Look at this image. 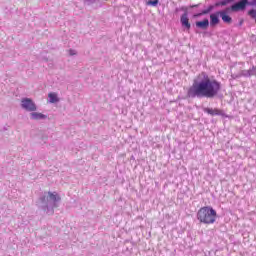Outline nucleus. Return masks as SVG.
Masks as SVG:
<instances>
[{"instance_id": "obj_1", "label": "nucleus", "mask_w": 256, "mask_h": 256, "mask_svg": "<svg viewBox=\"0 0 256 256\" xmlns=\"http://www.w3.org/2000/svg\"><path fill=\"white\" fill-rule=\"evenodd\" d=\"M221 91V82L211 79L205 72L200 73L192 86L188 89L187 96L190 99H213Z\"/></svg>"}, {"instance_id": "obj_2", "label": "nucleus", "mask_w": 256, "mask_h": 256, "mask_svg": "<svg viewBox=\"0 0 256 256\" xmlns=\"http://www.w3.org/2000/svg\"><path fill=\"white\" fill-rule=\"evenodd\" d=\"M196 217L199 223L213 225L217 221V211L211 206H203L198 210Z\"/></svg>"}, {"instance_id": "obj_3", "label": "nucleus", "mask_w": 256, "mask_h": 256, "mask_svg": "<svg viewBox=\"0 0 256 256\" xmlns=\"http://www.w3.org/2000/svg\"><path fill=\"white\" fill-rule=\"evenodd\" d=\"M229 3H233V0H222L219 2H216L214 5L208 6L207 9L202 10L200 13L194 14L193 17H201L203 15H208V13H211L215 9V7H225V5H229Z\"/></svg>"}, {"instance_id": "obj_4", "label": "nucleus", "mask_w": 256, "mask_h": 256, "mask_svg": "<svg viewBox=\"0 0 256 256\" xmlns=\"http://www.w3.org/2000/svg\"><path fill=\"white\" fill-rule=\"evenodd\" d=\"M247 5H250V7H256V0H252L250 2L247 0H240L231 6V10L234 12L245 11Z\"/></svg>"}, {"instance_id": "obj_5", "label": "nucleus", "mask_w": 256, "mask_h": 256, "mask_svg": "<svg viewBox=\"0 0 256 256\" xmlns=\"http://www.w3.org/2000/svg\"><path fill=\"white\" fill-rule=\"evenodd\" d=\"M21 107L24 111H28L30 113L37 111V105L31 100V98H22Z\"/></svg>"}, {"instance_id": "obj_6", "label": "nucleus", "mask_w": 256, "mask_h": 256, "mask_svg": "<svg viewBox=\"0 0 256 256\" xmlns=\"http://www.w3.org/2000/svg\"><path fill=\"white\" fill-rule=\"evenodd\" d=\"M180 23L183 27L184 31H190L191 30V23L189 22V14L187 12H184L180 17Z\"/></svg>"}, {"instance_id": "obj_7", "label": "nucleus", "mask_w": 256, "mask_h": 256, "mask_svg": "<svg viewBox=\"0 0 256 256\" xmlns=\"http://www.w3.org/2000/svg\"><path fill=\"white\" fill-rule=\"evenodd\" d=\"M204 113H208V115H211L212 117H225V112L219 108H205Z\"/></svg>"}, {"instance_id": "obj_8", "label": "nucleus", "mask_w": 256, "mask_h": 256, "mask_svg": "<svg viewBox=\"0 0 256 256\" xmlns=\"http://www.w3.org/2000/svg\"><path fill=\"white\" fill-rule=\"evenodd\" d=\"M219 17H221V11H217L214 12L212 14H210V25L211 27H215L216 25H219L220 23V19Z\"/></svg>"}, {"instance_id": "obj_9", "label": "nucleus", "mask_w": 256, "mask_h": 256, "mask_svg": "<svg viewBox=\"0 0 256 256\" xmlns=\"http://www.w3.org/2000/svg\"><path fill=\"white\" fill-rule=\"evenodd\" d=\"M30 119H32V121H43L47 119V115L40 112H32L30 113Z\"/></svg>"}, {"instance_id": "obj_10", "label": "nucleus", "mask_w": 256, "mask_h": 256, "mask_svg": "<svg viewBox=\"0 0 256 256\" xmlns=\"http://www.w3.org/2000/svg\"><path fill=\"white\" fill-rule=\"evenodd\" d=\"M220 17L224 23H231L233 21V18L227 14V10H221L220 11Z\"/></svg>"}, {"instance_id": "obj_11", "label": "nucleus", "mask_w": 256, "mask_h": 256, "mask_svg": "<svg viewBox=\"0 0 256 256\" xmlns=\"http://www.w3.org/2000/svg\"><path fill=\"white\" fill-rule=\"evenodd\" d=\"M196 27L198 29H208L209 28V19H204L203 21H197Z\"/></svg>"}, {"instance_id": "obj_12", "label": "nucleus", "mask_w": 256, "mask_h": 256, "mask_svg": "<svg viewBox=\"0 0 256 256\" xmlns=\"http://www.w3.org/2000/svg\"><path fill=\"white\" fill-rule=\"evenodd\" d=\"M49 198L53 203H57V201H61V197L56 192H48Z\"/></svg>"}, {"instance_id": "obj_13", "label": "nucleus", "mask_w": 256, "mask_h": 256, "mask_svg": "<svg viewBox=\"0 0 256 256\" xmlns=\"http://www.w3.org/2000/svg\"><path fill=\"white\" fill-rule=\"evenodd\" d=\"M49 103H59V97L57 93H49L48 94Z\"/></svg>"}, {"instance_id": "obj_14", "label": "nucleus", "mask_w": 256, "mask_h": 256, "mask_svg": "<svg viewBox=\"0 0 256 256\" xmlns=\"http://www.w3.org/2000/svg\"><path fill=\"white\" fill-rule=\"evenodd\" d=\"M248 15L249 17H251V19H254V21L256 22V9H250L248 11Z\"/></svg>"}, {"instance_id": "obj_15", "label": "nucleus", "mask_w": 256, "mask_h": 256, "mask_svg": "<svg viewBox=\"0 0 256 256\" xmlns=\"http://www.w3.org/2000/svg\"><path fill=\"white\" fill-rule=\"evenodd\" d=\"M148 5H152V7H157V5H159V0H149Z\"/></svg>"}, {"instance_id": "obj_16", "label": "nucleus", "mask_w": 256, "mask_h": 256, "mask_svg": "<svg viewBox=\"0 0 256 256\" xmlns=\"http://www.w3.org/2000/svg\"><path fill=\"white\" fill-rule=\"evenodd\" d=\"M48 139H49L48 136H42L41 141H40V145H45V143H47Z\"/></svg>"}, {"instance_id": "obj_17", "label": "nucleus", "mask_w": 256, "mask_h": 256, "mask_svg": "<svg viewBox=\"0 0 256 256\" xmlns=\"http://www.w3.org/2000/svg\"><path fill=\"white\" fill-rule=\"evenodd\" d=\"M241 75H242L243 77H250L249 70H243V71L241 72Z\"/></svg>"}, {"instance_id": "obj_18", "label": "nucleus", "mask_w": 256, "mask_h": 256, "mask_svg": "<svg viewBox=\"0 0 256 256\" xmlns=\"http://www.w3.org/2000/svg\"><path fill=\"white\" fill-rule=\"evenodd\" d=\"M248 73H249L250 77H253V75H255V67H252V69H249Z\"/></svg>"}, {"instance_id": "obj_19", "label": "nucleus", "mask_w": 256, "mask_h": 256, "mask_svg": "<svg viewBox=\"0 0 256 256\" xmlns=\"http://www.w3.org/2000/svg\"><path fill=\"white\" fill-rule=\"evenodd\" d=\"M85 3H87L88 5H91L93 3H97V0H85Z\"/></svg>"}, {"instance_id": "obj_20", "label": "nucleus", "mask_w": 256, "mask_h": 256, "mask_svg": "<svg viewBox=\"0 0 256 256\" xmlns=\"http://www.w3.org/2000/svg\"><path fill=\"white\" fill-rule=\"evenodd\" d=\"M69 55L73 56V55H77V51L70 49L69 50Z\"/></svg>"}, {"instance_id": "obj_21", "label": "nucleus", "mask_w": 256, "mask_h": 256, "mask_svg": "<svg viewBox=\"0 0 256 256\" xmlns=\"http://www.w3.org/2000/svg\"><path fill=\"white\" fill-rule=\"evenodd\" d=\"M191 7H192V8H193V7H199V5H192Z\"/></svg>"}, {"instance_id": "obj_22", "label": "nucleus", "mask_w": 256, "mask_h": 256, "mask_svg": "<svg viewBox=\"0 0 256 256\" xmlns=\"http://www.w3.org/2000/svg\"><path fill=\"white\" fill-rule=\"evenodd\" d=\"M42 201H45V197L42 198Z\"/></svg>"}, {"instance_id": "obj_23", "label": "nucleus", "mask_w": 256, "mask_h": 256, "mask_svg": "<svg viewBox=\"0 0 256 256\" xmlns=\"http://www.w3.org/2000/svg\"><path fill=\"white\" fill-rule=\"evenodd\" d=\"M233 3H235V0H233Z\"/></svg>"}]
</instances>
